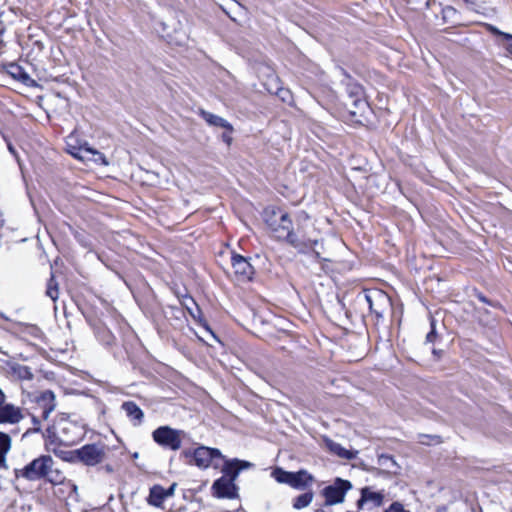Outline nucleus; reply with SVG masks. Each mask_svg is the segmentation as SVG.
<instances>
[{
	"label": "nucleus",
	"instance_id": "obj_40",
	"mask_svg": "<svg viewBox=\"0 0 512 512\" xmlns=\"http://www.w3.org/2000/svg\"><path fill=\"white\" fill-rule=\"evenodd\" d=\"M316 512H327L324 508L316 510Z\"/></svg>",
	"mask_w": 512,
	"mask_h": 512
},
{
	"label": "nucleus",
	"instance_id": "obj_13",
	"mask_svg": "<svg viewBox=\"0 0 512 512\" xmlns=\"http://www.w3.org/2000/svg\"><path fill=\"white\" fill-rule=\"evenodd\" d=\"M338 483L340 484L339 486H328L324 489L325 506L343 502L346 491L351 488V484L348 481L339 480Z\"/></svg>",
	"mask_w": 512,
	"mask_h": 512
},
{
	"label": "nucleus",
	"instance_id": "obj_25",
	"mask_svg": "<svg viewBox=\"0 0 512 512\" xmlns=\"http://www.w3.org/2000/svg\"><path fill=\"white\" fill-rule=\"evenodd\" d=\"M378 464L384 467L388 472L396 473L398 465L392 456L381 454L378 457Z\"/></svg>",
	"mask_w": 512,
	"mask_h": 512
},
{
	"label": "nucleus",
	"instance_id": "obj_17",
	"mask_svg": "<svg viewBox=\"0 0 512 512\" xmlns=\"http://www.w3.org/2000/svg\"><path fill=\"white\" fill-rule=\"evenodd\" d=\"M383 494L380 492L373 491L369 487H365L361 491V498L358 501V507L363 509L364 504L372 503L374 507H379L383 503Z\"/></svg>",
	"mask_w": 512,
	"mask_h": 512
},
{
	"label": "nucleus",
	"instance_id": "obj_27",
	"mask_svg": "<svg viewBox=\"0 0 512 512\" xmlns=\"http://www.w3.org/2000/svg\"><path fill=\"white\" fill-rule=\"evenodd\" d=\"M47 296H49L53 301L58 299L59 292H58V284L55 282L54 277L52 276L51 279L48 282L47 290H46Z\"/></svg>",
	"mask_w": 512,
	"mask_h": 512
},
{
	"label": "nucleus",
	"instance_id": "obj_29",
	"mask_svg": "<svg viewBox=\"0 0 512 512\" xmlns=\"http://www.w3.org/2000/svg\"><path fill=\"white\" fill-rule=\"evenodd\" d=\"M190 302L191 304L194 306V307H190L188 304H186V307H187V310L189 312V314L194 318V319H199L200 316H201V311L198 307V305L193 301V299H190Z\"/></svg>",
	"mask_w": 512,
	"mask_h": 512
},
{
	"label": "nucleus",
	"instance_id": "obj_12",
	"mask_svg": "<svg viewBox=\"0 0 512 512\" xmlns=\"http://www.w3.org/2000/svg\"><path fill=\"white\" fill-rule=\"evenodd\" d=\"M231 265L239 281H249L252 279L255 271L247 258L239 254H233L231 257Z\"/></svg>",
	"mask_w": 512,
	"mask_h": 512
},
{
	"label": "nucleus",
	"instance_id": "obj_8",
	"mask_svg": "<svg viewBox=\"0 0 512 512\" xmlns=\"http://www.w3.org/2000/svg\"><path fill=\"white\" fill-rule=\"evenodd\" d=\"M73 136H69L67 139V152L73 157L82 161H93L95 163L108 165V162L104 154L96 151L93 148L88 147L86 144L79 147H75L72 142L74 141Z\"/></svg>",
	"mask_w": 512,
	"mask_h": 512
},
{
	"label": "nucleus",
	"instance_id": "obj_35",
	"mask_svg": "<svg viewBox=\"0 0 512 512\" xmlns=\"http://www.w3.org/2000/svg\"><path fill=\"white\" fill-rule=\"evenodd\" d=\"M230 133H231V132H229V133H223V135H222V139H223V141H224V142H226L228 145H229V144L231 143V141H232V138H231V136H230Z\"/></svg>",
	"mask_w": 512,
	"mask_h": 512
},
{
	"label": "nucleus",
	"instance_id": "obj_3",
	"mask_svg": "<svg viewBox=\"0 0 512 512\" xmlns=\"http://www.w3.org/2000/svg\"><path fill=\"white\" fill-rule=\"evenodd\" d=\"M251 463L238 459L228 460L222 469L223 476L217 479L212 486L214 495L218 498H235L237 487L234 483L242 469L249 468Z\"/></svg>",
	"mask_w": 512,
	"mask_h": 512
},
{
	"label": "nucleus",
	"instance_id": "obj_37",
	"mask_svg": "<svg viewBox=\"0 0 512 512\" xmlns=\"http://www.w3.org/2000/svg\"><path fill=\"white\" fill-rule=\"evenodd\" d=\"M490 31L493 33V34H496V35H500L504 38V32H501L500 30H498L496 27H493V26H490Z\"/></svg>",
	"mask_w": 512,
	"mask_h": 512
},
{
	"label": "nucleus",
	"instance_id": "obj_24",
	"mask_svg": "<svg viewBox=\"0 0 512 512\" xmlns=\"http://www.w3.org/2000/svg\"><path fill=\"white\" fill-rule=\"evenodd\" d=\"M7 366L9 368L8 372L14 378L21 379V380H29L32 378V373L27 366L15 364V363H8Z\"/></svg>",
	"mask_w": 512,
	"mask_h": 512
},
{
	"label": "nucleus",
	"instance_id": "obj_18",
	"mask_svg": "<svg viewBox=\"0 0 512 512\" xmlns=\"http://www.w3.org/2000/svg\"><path fill=\"white\" fill-rule=\"evenodd\" d=\"M324 442L329 451L347 460L354 459L358 453L357 451L347 450L344 447H342L339 443H336L328 438L324 439Z\"/></svg>",
	"mask_w": 512,
	"mask_h": 512
},
{
	"label": "nucleus",
	"instance_id": "obj_7",
	"mask_svg": "<svg viewBox=\"0 0 512 512\" xmlns=\"http://www.w3.org/2000/svg\"><path fill=\"white\" fill-rule=\"evenodd\" d=\"M36 404H37V410H40V414L32 415V421L34 424L33 431L38 432L40 431V418L42 420H48L49 415L51 412H53L56 408V400L55 395L52 391L46 390L42 392L37 398H36Z\"/></svg>",
	"mask_w": 512,
	"mask_h": 512
},
{
	"label": "nucleus",
	"instance_id": "obj_23",
	"mask_svg": "<svg viewBox=\"0 0 512 512\" xmlns=\"http://www.w3.org/2000/svg\"><path fill=\"white\" fill-rule=\"evenodd\" d=\"M44 478L47 479L50 483H52L54 485L62 484V485H65L68 489H70L73 492L77 491V486L72 484L70 481L64 482V480H65L64 475L59 470H57V469L54 470L53 467L49 471V474Z\"/></svg>",
	"mask_w": 512,
	"mask_h": 512
},
{
	"label": "nucleus",
	"instance_id": "obj_39",
	"mask_svg": "<svg viewBox=\"0 0 512 512\" xmlns=\"http://www.w3.org/2000/svg\"><path fill=\"white\" fill-rule=\"evenodd\" d=\"M478 298L480 301H482L483 303H488V300L485 296H483L482 294H479L478 295Z\"/></svg>",
	"mask_w": 512,
	"mask_h": 512
},
{
	"label": "nucleus",
	"instance_id": "obj_33",
	"mask_svg": "<svg viewBox=\"0 0 512 512\" xmlns=\"http://www.w3.org/2000/svg\"><path fill=\"white\" fill-rule=\"evenodd\" d=\"M275 93H276L279 97H281V99H282L283 101H286L287 96H289V92H288L287 90L282 89V88H277V89H276V91H275Z\"/></svg>",
	"mask_w": 512,
	"mask_h": 512
},
{
	"label": "nucleus",
	"instance_id": "obj_4",
	"mask_svg": "<svg viewBox=\"0 0 512 512\" xmlns=\"http://www.w3.org/2000/svg\"><path fill=\"white\" fill-rule=\"evenodd\" d=\"M54 465V461L49 455H41L31 461L21 470H16V476L23 477L29 481H36L46 477Z\"/></svg>",
	"mask_w": 512,
	"mask_h": 512
},
{
	"label": "nucleus",
	"instance_id": "obj_22",
	"mask_svg": "<svg viewBox=\"0 0 512 512\" xmlns=\"http://www.w3.org/2000/svg\"><path fill=\"white\" fill-rule=\"evenodd\" d=\"M122 409L125 411L126 415L134 421L135 425H139L142 422L144 413L136 403L132 401L124 402Z\"/></svg>",
	"mask_w": 512,
	"mask_h": 512
},
{
	"label": "nucleus",
	"instance_id": "obj_6",
	"mask_svg": "<svg viewBox=\"0 0 512 512\" xmlns=\"http://www.w3.org/2000/svg\"><path fill=\"white\" fill-rule=\"evenodd\" d=\"M272 476L278 483L287 484L295 489H305L313 482V476L306 470L288 472L282 468H276Z\"/></svg>",
	"mask_w": 512,
	"mask_h": 512
},
{
	"label": "nucleus",
	"instance_id": "obj_16",
	"mask_svg": "<svg viewBox=\"0 0 512 512\" xmlns=\"http://www.w3.org/2000/svg\"><path fill=\"white\" fill-rule=\"evenodd\" d=\"M46 447L64 461L71 463L79 461V449L68 451L62 448L65 447L63 444H46Z\"/></svg>",
	"mask_w": 512,
	"mask_h": 512
},
{
	"label": "nucleus",
	"instance_id": "obj_38",
	"mask_svg": "<svg viewBox=\"0 0 512 512\" xmlns=\"http://www.w3.org/2000/svg\"><path fill=\"white\" fill-rule=\"evenodd\" d=\"M7 147H8L9 152L11 153V155L17 157V153L10 142L7 143Z\"/></svg>",
	"mask_w": 512,
	"mask_h": 512
},
{
	"label": "nucleus",
	"instance_id": "obj_21",
	"mask_svg": "<svg viewBox=\"0 0 512 512\" xmlns=\"http://www.w3.org/2000/svg\"><path fill=\"white\" fill-rule=\"evenodd\" d=\"M200 115L211 126H216V127L224 128L228 132H232L233 131L232 125L227 120H225L224 118H222V117H220L218 115L212 114V113L207 112L205 110H201L200 111Z\"/></svg>",
	"mask_w": 512,
	"mask_h": 512
},
{
	"label": "nucleus",
	"instance_id": "obj_26",
	"mask_svg": "<svg viewBox=\"0 0 512 512\" xmlns=\"http://www.w3.org/2000/svg\"><path fill=\"white\" fill-rule=\"evenodd\" d=\"M312 499H313V493L312 492L301 494V495H299L298 497L295 498L294 503H293V507L295 509L305 508V507H307L312 502Z\"/></svg>",
	"mask_w": 512,
	"mask_h": 512
},
{
	"label": "nucleus",
	"instance_id": "obj_9",
	"mask_svg": "<svg viewBox=\"0 0 512 512\" xmlns=\"http://www.w3.org/2000/svg\"><path fill=\"white\" fill-rule=\"evenodd\" d=\"M186 457L192 456L193 462L201 469L208 468L215 459H221L222 454L218 449L200 446L193 452L185 451Z\"/></svg>",
	"mask_w": 512,
	"mask_h": 512
},
{
	"label": "nucleus",
	"instance_id": "obj_28",
	"mask_svg": "<svg viewBox=\"0 0 512 512\" xmlns=\"http://www.w3.org/2000/svg\"><path fill=\"white\" fill-rule=\"evenodd\" d=\"M11 439L10 436L2 432V468H6L5 454L10 450Z\"/></svg>",
	"mask_w": 512,
	"mask_h": 512
},
{
	"label": "nucleus",
	"instance_id": "obj_31",
	"mask_svg": "<svg viewBox=\"0 0 512 512\" xmlns=\"http://www.w3.org/2000/svg\"><path fill=\"white\" fill-rule=\"evenodd\" d=\"M385 512H410L405 510L400 503H393Z\"/></svg>",
	"mask_w": 512,
	"mask_h": 512
},
{
	"label": "nucleus",
	"instance_id": "obj_32",
	"mask_svg": "<svg viewBox=\"0 0 512 512\" xmlns=\"http://www.w3.org/2000/svg\"><path fill=\"white\" fill-rule=\"evenodd\" d=\"M504 39L507 40L506 44V50L512 57V35L511 34H504Z\"/></svg>",
	"mask_w": 512,
	"mask_h": 512
},
{
	"label": "nucleus",
	"instance_id": "obj_30",
	"mask_svg": "<svg viewBox=\"0 0 512 512\" xmlns=\"http://www.w3.org/2000/svg\"><path fill=\"white\" fill-rule=\"evenodd\" d=\"M436 338L435 323L431 321V331L426 336V342L433 343Z\"/></svg>",
	"mask_w": 512,
	"mask_h": 512
},
{
	"label": "nucleus",
	"instance_id": "obj_1",
	"mask_svg": "<svg viewBox=\"0 0 512 512\" xmlns=\"http://www.w3.org/2000/svg\"><path fill=\"white\" fill-rule=\"evenodd\" d=\"M263 217L275 238L287 241L299 251L313 248L318 242L317 240L299 238L293 232L292 221L289 215L280 209L268 207L264 210Z\"/></svg>",
	"mask_w": 512,
	"mask_h": 512
},
{
	"label": "nucleus",
	"instance_id": "obj_20",
	"mask_svg": "<svg viewBox=\"0 0 512 512\" xmlns=\"http://www.w3.org/2000/svg\"><path fill=\"white\" fill-rule=\"evenodd\" d=\"M164 488L160 485H154L150 488L147 502L149 505L157 508H162L166 500Z\"/></svg>",
	"mask_w": 512,
	"mask_h": 512
},
{
	"label": "nucleus",
	"instance_id": "obj_34",
	"mask_svg": "<svg viewBox=\"0 0 512 512\" xmlns=\"http://www.w3.org/2000/svg\"><path fill=\"white\" fill-rule=\"evenodd\" d=\"M175 488H176V483H173L168 489L164 488V493H165L166 498H169L174 495Z\"/></svg>",
	"mask_w": 512,
	"mask_h": 512
},
{
	"label": "nucleus",
	"instance_id": "obj_19",
	"mask_svg": "<svg viewBox=\"0 0 512 512\" xmlns=\"http://www.w3.org/2000/svg\"><path fill=\"white\" fill-rule=\"evenodd\" d=\"M349 101L351 102L352 108L349 109L351 115H356L357 110H360L366 106L365 100L362 98V89L359 86H354L350 91Z\"/></svg>",
	"mask_w": 512,
	"mask_h": 512
},
{
	"label": "nucleus",
	"instance_id": "obj_5",
	"mask_svg": "<svg viewBox=\"0 0 512 512\" xmlns=\"http://www.w3.org/2000/svg\"><path fill=\"white\" fill-rule=\"evenodd\" d=\"M185 432L170 426H160L152 433L153 440L161 447L177 451L181 448Z\"/></svg>",
	"mask_w": 512,
	"mask_h": 512
},
{
	"label": "nucleus",
	"instance_id": "obj_36",
	"mask_svg": "<svg viewBox=\"0 0 512 512\" xmlns=\"http://www.w3.org/2000/svg\"><path fill=\"white\" fill-rule=\"evenodd\" d=\"M490 31L493 33V34H496V35H500L504 38V32H501L500 30H498L496 27H493V26H490Z\"/></svg>",
	"mask_w": 512,
	"mask_h": 512
},
{
	"label": "nucleus",
	"instance_id": "obj_10",
	"mask_svg": "<svg viewBox=\"0 0 512 512\" xmlns=\"http://www.w3.org/2000/svg\"><path fill=\"white\" fill-rule=\"evenodd\" d=\"M365 300L369 305L370 310L377 316V318L383 317L390 307L389 296L380 290H373L366 293Z\"/></svg>",
	"mask_w": 512,
	"mask_h": 512
},
{
	"label": "nucleus",
	"instance_id": "obj_11",
	"mask_svg": "<svg viewBox=\"0 0 512 512\" xmlns=\"http://www.w3.org/2000/svg\"><path fill=\"white\" fill-rule=\"evenodd\" d=\"M106 454L102 444H88L79 449V461L87 466H94L102 462Z\"/></svg>",
	"mask_w": 512,
	"mask_h": 512
},
{
	"label": "nucleus",
	"instance_id": "obj_2",
	"mask_svg": "<svg viewBox=\"0 0 512 512\" xmlns=\"http://www.w3.org/2000/svg\"><path fill=\"white\" fill-rule=\"evenodd\" d=\"M84 437V429L78 423L60 417L51 427L46 429V444H63L65 447L79 443Z\"/></svg>",
	"mask_w": 512,
	"mask_h": 512
},
{
	"label": "nucleus",
	"instance_id": "obj_14",
	"mask_svg": "<svg viewBox=\"0 0 512 512\" xmlns=\"http://www.w3.org/2000/svg\"><path fill=\"white\" fill-rule=\"evenodd\" d=\"M7 75L12 79L20 82L26 87H37V82L32 79L29 74L24 70V68L16 63H10L5 71L2 70V79Z\"/></svg>",
	"mask_w": 512,
	"mask_h": 512
},
{
	"label": "nucleus",
	"instance_id": "obj_15",
	"mask_svg": "<svg viewBox=\"0 0 512 512\" xmlns=\"http://www.w3.org/2000/svg\"><path fill=\"white\" fill-rule=\"evenodd\" d=\"M4 397L5 395L2 392V424H16L20 422L24 418L22 409L19 406L4 403Z\"/></svg>",
	"mask_w": 512,
	"mask_h": 512
}]
</instances>
